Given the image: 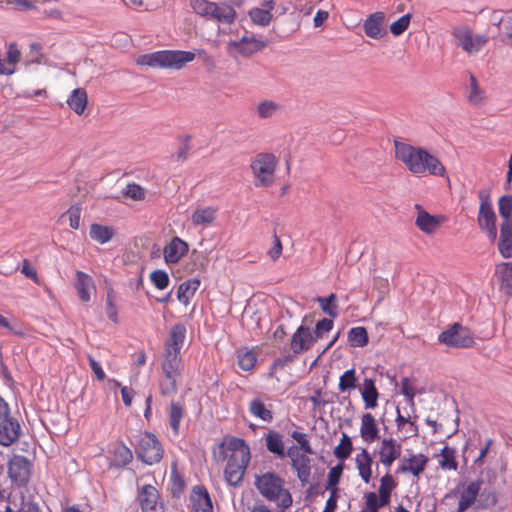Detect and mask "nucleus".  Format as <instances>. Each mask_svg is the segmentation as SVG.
Masks as SVG:
<instances>
[{
  "instance_id": "obj_49",
  "label": "nucleus",
  "mask_w": 512,
  "mask_h": 512,
  "mask_svg": "<svg viewBox=\"0 0 512 512\" xmlns=\"http://www.w3.org/2000/svg\"><path fill=\"white\" fill-rule=\"evenodd\" d=\"M281 109V105L272 100H265L260 102L256 107V112L259 118L266 119L274 116Z\"/></svg>"
},
{
  "instance_id": "obj_1",
  "label": "nucleus",
  "mask_w": 512,
  "mask_h": 512,
  "mask_svg": "<svg viewBox=\"0 0 512 512\" xmlns=\"http://www.w3.org/2000/svg\"><path fill=\"white\" fill-rule=\"evenodd\" d=\"M214 456L221 461L227 459L224 469L226 480H242L250 462V448L241 438L226 436L214 450Z\"/></svg>"
},
{
  "instance_id": "obj_30",
  "label": "nucleus",
  "mask_w": 512,
  "mask_h": 512,
  "mask_svg": "<svg viewBox=\"0 0 512 512\" xmlns=\"http://www.w3.org/2000/svg\"><path fill=\"white\" fill-rule=\"evenodd\" d=\"M236 18L235 9L227 3L213 2L207 19L216 20L223 24H231Z\"/></svg>"
},
{
  "instance_id": "obj_9",
  "label": "nucleus",
  "mask_w": 512,
  "mask_h": 512,
  "mask_svg": "<svg viewBox=\"0 0 512 512\" xmlns=\"http://www.w3.org/2000/svg\"><path fill=\"white\" fill-rule=\"evenodd\" d=\"M260 493L269 501L275 502L282 510L292 505L290 492L280 482H255Z\"/></svg>"
},
{
  "instance_id": "obj_45",
  "label": "nucleus",
  "mask_w": 512,
  "mask_h": 512,
  "mask_svg": "<svg viewBox=\"0 0 512 512\" xmlns=\"http://www.w3.org/2000/svg\"><path fill=\"white\" fill-rule=\"evenodd\" d=\"M368 333L365 327H353L348 332V342L353 347H364L368 344Z\"/></svg>"
},
{
  "instance_id": "obj_5",
  "label": "nucleus",
  "mask_w": 512,
  "mask_h": 512,
  "mask_svg": "<svg viewBox=\"0 0 512 512\" xmlns=\"http://www.w3.org/2000/svg\"><path fill=\"white\" fill-rule=\"evenodd\" d=\"M135 453L142 462L152 465L162 459L164 450L155 434L144 431L138 436Z\"/></svg>"
},
{
  "instance_id": "obj_51",
  "label": "nucleus",
  "mask_w": 512,
  "mask_h": 512,
  "mask_svg": "<svg viewBox=\"0 0 512 512\" xmlns=\"http://www.w3.org/2000/svg\"><path fill=\"white\" fill-rule=\"evenodd\" d=\"M248 14H249L251 21L254 24L262 26V27L268 26L273 19L272 13H269L268 10H264V9L257 8V7L250 9Z\"/></svg>"
},
{
  "instance_id": "obj_8",
  "label": "nucleus",
  "mask_w": 512,
  "mask_h": 512,
  "mask_svg": "<svg viewBox=\"0 0 512 512\" xmlns=\"http://www.w3.org/2000/svg\"><path fill=\"white\" fill-rule=\"evenodd\" d=\"M394 150L396 160L401 162L410 173L417 175L421 164L423 147L413 146L411 144L395 140Z\"/></svg>"
},
{
  "instance_id": "obj_14",
  "label": "nucleus",
  "mask_w": 512,
  "mask_h": 512,
  "mask_svg": "<svg viewBox=\"0 0 512 512\" xmlns=\"http://www.w3.org/2000/svg\"><path fill=\"white\" fill-rule=\"evenodd\" d=\"M420 163L419 173L417 176H424L428 174L432 176L444 177L447 174L446 168L439 160V158L430 153L425 148H423V154L421 156Z\"/></svg>"
},
{
  "instance_id": "obj_7",
  "label": "nucleus",
  "mask_w": 512,
  "mask_h": 512,
  "mask_svg": "<svg viewBox=\"0 0 512 512\" xmlns=\"http://www.w3.org/2000/svg\"><path fill=\"white\" fill-rule=\"evenodd\" d=\"M438 341L452 348H471L476 344L474 333L458 322L442 331L438 335Z\"/></svg>"
},
{
  "instance_id": "obj_6",
  "label": "nucleus",
  "mask_w": 512,
  "mask_h": 512,
  "mask_svg": "<svg viewBox=\"0 0 512 512\" xmlns=\"http://www.w3.org/2000/svg\"><path fill=\"white\" fill-rule=\"evenodd\" d=\"M478 197L480 200L477 215L478 226L490 241L495 242L497 239V218L490 200V195L487 191L481 190L478 192Z\"/></svg>"
},
{
  "instance_id": "obj_2",
  "label": "nucleus",
  "mask_w": 512,
  "mask_h": 512,
  "mask_svg": "<svg viewBox=\"0 0 512 512\" xmlns=\"http://www.w3.org/2000/svg\"><path fill=\"white\" fill-rule=\"evenodd\" d=\"M195 58L196 54L192 51L160 50L140 55L136 59V64L153 69L181 70Z\"/></svg>"
},
{
  "instance_id": "obj_24",
  "label": "nucleus",
  "mask_w": 512,
  "mask_h": 512,
  "mask_svg": "<svg viewBox=\"0 0 512 512\" xmlns=\"http://www.w3.org/2000/svg\"><path fill=\"white\" fill-rule=\"evenodd\" d=\"M159 493L150 485H144L139 495L142 512H163L162 506L158 505Z\"/></svg>"
},
{
  "instance_id": "obj_18",
  "label": "nucleus",
  "mask_w": 512,
  "mask_h": 512,
  "mask_svg": "<svg viewBox=\"0 0 512 512\" xmlns=\"http://www.w3.org/2000/svg\"><path fill=\"white\" fill-rule=\"evenodd\" d=\"M32 471L31 461L22 455H14L8 463L11 480H29Z\"/></svg>"
},
{
  "instance_id": "obj_50",
  "label": "nucleus",
  "mask_w": 512,
  "mask_h": 512,
  "mask_svg": "<svg viewBox=\"0 0 512 512\" xmlns=\"http://www.w3.org/2000/svg\"><path fill=\"white\" fill-rule=\"evenodd\" d=\"M470 91L468 95V100L471 104L475 106L482 105L485 99V92L480 89L478 85V81L476 77L471 74L470 75Z\"/></svg>"
},
{
  "instance_id": "obj_35",
  "label": "nucleus",
  "mask_w": 512,
  "mask_h": 512,
  "mask_svg": "<svg viewBox=\"0 0 512 512\" xmlns=\"http://www.w3.org/2000/svg\"><path fill=\"white\" fill-rule=\"evenodd\" d=\"M355 464L362 480H370L372 477V466L374 461L366 449H362L355 456Z\"/></svg>"
},
{
  "instance_id": "obj_11",
  "label": "nucleus",
  "mask_w": 512,
  "mask_h": 512,
  "mask_svg": "<svg viewBox=\"0 0 512 512\" xmlns=\"http://www.w3.org/2000/svg\"><path fill=\"white\" fill-rule=\"evenodd\" d=\"M402 446L393 438H384L379 446V462L388 470L395 460L401 456Z\"/></svg>"
},
{
  "instance_id": "obj_61",
  "label": "nucleus",
  "mask_w": 512,
  "mask_h": 512,
  "mask_svg": "<svg viewBox=\"0 0 512 512\" xmlns=\"http://www.w3.org/2000/svg\"><path fill=\"white\" fill-rule=\"evenodd\" d=\"M67 216L69 219V225L72 229H78L81 221V207L78 205H72L64 214L63 217Z\"/></svg>"
},
{
  "instance_id": "obj_33",
  "label": "nucleus",
  "mask_w": 512,
  "mask_h": 512,
  "mask_svg": "<svg viewBox=\"0 0 512 512\" xmlns=\"http://www.w3.org/2000/svg\"><path fill=\"white\" fill-rule=\"evenodd\" d=\"M498 250L502 257H512V225L509 223L500 224Z\"/></svg>"
},
{
  "instance_id": "obj_15",
  "label": "nucleus",
  "mask_w": 512,
  "mask_h": 512,
  "mask_svg": "<svg viewBox=\"0 0 512 512\" xmlns=\"http://www.w3.org/2000/svg\"><path fill=\"white\" fill-rule=\"evenodd\" d=\"M428 463V457L423 454H409L404 456L397 467V473L410 474L418 477L425 469Z\"/></svg>"
},
{
  "instance_id": "obj_29",
  "label": "nucleus",
  "mask_w": 512,
  "mask_h": 512,
  "mask_svg": "<svg viewBox=\"0 0 512 512\" xmlns=\"http://www.w3.org/2000/svg\"><path fill=\"white\" fill-rule=\"evenodd\" d=\"M217 218V209L213 206H199L191 214V223L195 227L212 225Z\"/></svg>"
},
{
  "instance_id": "obj_40",
  "label": "nucleus",
  "mask_w": 512,
  "mask_h": 512,
  "mask_svg": "<svg viewBox=\"0 0 512 512\" xmlns=\"http://www.w3.org/2000/svg\"><path fill=\"white\" fill-rule=\"evenodd\" d=\"M256 362L257 354L252 349L240 348L237 350V363L242 370H252Z\"/></svg>"
},
{
  "instance_id": "obj_39",
  "label": "nucleus",
  "mask_w": 512,
  "mask_h": 512,
  "mask_svg": "<svg viewBox=\"0 0 512 512\" xmlns=\"http://www.w3.org/2000/svg\"><path fill=\"white\" fill-rule=\"evenodd\" d=\"M249 412L254 417L261 419L264 422L270 423L273 420L272 411L259 399H253L249 404Z\"/></svg>"
},
{
  "instance_id": "obj_47",
  "label": "nucleus",
  "mask_w": 512,
  "mask_h": 512,
  "mask_svg": "<svg viewBox=\"0 0 512 512\" xmlns=\"http://www.w3.org/2000/svg\"><path fill=\"white\" fill-rule=\"evenodd\" d=\"M498 211L502 219L501 223L512 225V195H503L498 200Z\"/></svg>"
},
{
  "instance_id": "obj_62",
  "label": "nucleus",
  "mask_w": 512,
  "mask_h": 512,
  "mask_svg": "<svg viewBox=\"0 0 512 512\" xmlns=\"http://www.w3.org/2000/svg\"><path fill=\"white\" fill-rule=\"evenodd\" d=\"M291 437L300 445L298 448L303 453L313 454L312 447L307 436L304 433L293 431Z\"/></svg>"
},
{
  "instance_id": "obj_3",
  "label": "nucleus",
  "mask_w": 512,
  "mask_h": 512,
  "mask_svg": "<svg viewBox=\"0 0 512 512\" xmlns=\"http://www.w3.org/2000/svg\"><path fill=\"white\" fill-rule=\"evenodd\" d=\"M279 161L272 153H259L250 162V169L257 188L272 187L277 180Z\"/></svg>"
},
{
  "instance_id": "obj_52",
  "label": "nucleus",
  "mask_w": 512,
  "mask_h": 512,
  "mask_svg": "<svg viewBox=\"0 0 512 512\" xmlns=\"http://www.w3.org/2000/svg\"><path fill=\"white\" fill-rule=\"evenodd\" d=\"M496 502H497V497H496L494 489L490 485H487V486L481 485V490L479 492V498H478V505L481 508L485 509V508L494 506L496 504Z\"/></svg>"
},
{
  "instance_id": "obj_23",
  "label": "nucleus",
  "mask_w": 512,
  "mask_h": 512,
  "mask_svg": "<svg viewBox=\"0 0 512 512\" xmlns=\"http://www.w3.org/2000/svg\"><path fill=\"white\" fill-rule=\"evenodd\" d=\"M380 429L375 417L367 412L361 416L360 436L366 443H373L380 439Z\"/></svg>"
},
{
  "instance_id": "obj_44",
  "label": "nucleus",
  "mask_w": 512,
  "mask_h": 512,
  "mask_svg": "<svg viewBox=\"0 0 512 512\" xmlns=\"http://www.w3.org/2000/svg\"><path fill=\"white\" fill-rule=\"evenodd\" d=\"M168 417L171 429L175 435H178L180 423L184 417V407L178 402H171Z\"/></svg>"
},
{
  "instance_id": "obj_28",
  "label": "nucleus",
  "mask_w": 512,
  "mask_h": 512,
  "mask_svg": "<svg viewBox=\"0 0 512 512\" xmlns=\"http://www.w3.org/2000/svg\"><path fill=\"white\" fill-rule=\"evenodd\" d=\"M191 502L194 512H213V505L207 489L197 485L191 493Z\"/></svg>"
},
{
  "instance_id": "obj_48",
  "label": "nucleus",
  "mask_w": 512,
  "mask_h": 512,
  "mask_svg": "<svg viewBox=\"0 0 512 512\" xmlns=\"http://www.w3.org/2000/svg\"><path fill=\"white\" fill-rule=\"evenodd\" d=\"M337 297L334 293H331L328 297H318L317 302L320 305L322 311L330 316L336 318L338 316V306L336 304Z\"/></svg>"
},
{
  "instance_id": "obj_16",
  "label": "nucleus",
  "mask_w": 512,
  "mask_h": 512,
  "mask_svg": "<svg viewBox=\"0 0 512 512\" xmlns=\"http://www.w3.org/2000/svg\"><path fill=\"white\" fill-rule=\"evenodd\" d=\"M416 209H418V214L415 225L420 231L427 235L434 234L445 220V217L442 215L429 214L422 209L420 205H416Z\"/></svg>"
},
{
  "instance_id": "obj_4",
  "label": "nucleus",
  "mask_w": 512,
  "mask_h": 512,
  "mask_svg": "<svg viewBox=\"0 0 512 512\" xmlns=\"http://www.w3.org/2000/svg\"><path fill=\"white\" fill-rule=\"evenodd\" d=\"M182 357L174 352H163L161 362L162 376L159 380L160 393L164 396L176 394L178 390V379L181 375Z\"/></svg>"
},
{
  "instance_id": "obj_22",
  "label": "nucleus",
  "mask_w": 512,
  "mask_h": 512,
  "mask_svg": "<svg viewBox=\"0 0 512 512\" xmlns=\"http://www.w3.org/2000/svg\"><path fill=\"white\" fill-rule=\"evenodd\" d=\"M187 252V242L176 236L164 247V260L167 264H176Z\"/></svg>"
},
{
  "instance_id": "obj_55",
  "label": "nucleus",
  "mask_w": 512,
  "mask_h": 512,
  "mask_svg": "<svg viewBox=\"0 0 512 512\" xmlns=\"http://www.w3.org/2000/svg\"><path fill=\"white\" fill-rule=\"evenodd\" d=\"M42 47L39 43L33 42L29 46V54L27 56V59L25 61L26 65L31 64H46V58L41 52Z\"/></svg>"
},
{
  "instance_id": "obj_57",
  "label": "nucleus",
  "mask_w": 512,
  "mask_h": 512,
  "mask_svg": "<svg viewBox=\"0 0 512 512\" xmlns=\"http://www.w3.org/2000/svg\"><path fill=\"white\" fill-rule=\"evenodd\" d=\"M150 280L153 285L159 289L164 290L169 286L170 279L166 271L157 269L150 273Z\"/></svg>"
},
{
  "instance_id": "obj_42",
  "label": "nucleus",
  "mask_w": 512,
  "mask_h": 512,
  "mask_svg": "<svg viewBox=\"0 0 512 512\" xmlns=\"http://www.w3.org/2000/svg\"><path fill=\"white\" fill-rule=\"evenodd\" d=\"M456 451L454 448L449 446H445L441 453L436 457L438 459V464L443 470H456L457 469V461L455 457Z\"/></svg>"
},
{
  "instance_id": "obj_46",
  "label": "nucleus",
  "mask_w": 512,
  "mask_h": 512,
  "mask_svg": "<svg viewBox=\"0 0 512 512\" xmlns=\"http://www.w3.org/2000/svg\"><path fill=\"white\" fill-rule=\"evenodd\" d=\"M266 447L270 452L278 455L281 458L285 456L282 436L279 433L271 431L267 434Z\"/></svg>"
},
{
  "instance_id": "obj_34",
  "label": "nucleus",
  "mask_w": 512,
  "mask_h": 512,
  "mask_svg": "<svg viewBox=\"0 0 512 512\" xmlns=\"http://www.w3.org/2000/svg\"><path fill=\"white\" fill-rule=\"evenodd\" d=\"M67 104L77 115H83L88 104L86 90L84 88L74 89L67 98Z\"/></svg>"
},
{
  "instance_id": "obj_12",
  "label": "nucleus",
  "mask_w": 512,
  "mask_h": 512,
  "mask_svg": "<svg viewBox=\"0 0 512 512\" xmlns=\"http://www.w3.org/2000/svg\"><path fill=\"white\" fill-rule=\"evenodd\" d=\"M315 342L316 337L310 328L300 325L291 337L290 349L297 355L310 350Z\"/></svg>"
},
{
  "instance_id": "obj_43",
  "label": "nucleus",
  "mask_w": 512,
  "mask_h": 512,
  "mask_svg": "<svg viewBox=\"0 0 512 512\" xmlns=\"http://www.w3.org/2000/svg\"><path fill=\"white\" fill-rule=\"evenodd\" d=\"M353 451V443L348 434L342 433L338 445L333 450L334 456L341 462L348 459Z\"/></svg>"
},
{
  "instance_id": "obj_21",
  "label": "nucleus",
  "mask_w": 512,
  "mask_h": 512,
  "mask_svg": "<svg viewBox=\"0 0 512 512\" xmlns=\"http://www.w3.org/2000/svg\"><path fill=\"white\" fill-rule=\"evenodd\" d=\"M229 45L233 46L242 56L250 57L254 53L263 50L267 44L254 36H243L238 41H231Z\"/></svg>"
},
{
  "instance_id": "obj_58",
  "label": "nucleus",
  "mask_w": 512,
  "mask_h": 512,
  "mask_svg": "<svg viewBox=\"0 0 512 512\" xmlns=\"http://www.w3.org/2000/svg\"><path fill=\"white\" fill-rule=\"evenodd\" d=\"M133 458L131 450L125 445H119L114 449V462L119 466H124L131 462Z\"/></svg>"
},
{
  "instance_id": "obj_56",
  "label": "nucleus",
  "mask_w": 512,
  "mask_h": 512,
  "mask_svg": "<svg viewBox=\"0 0 512 512\" xmlns=\"http://www.w3.org/2000/svg\"><path fill=\"white\" fill-rule=\"evenodd\" d=\"M122 194L134 201H144L146 198V190L137 183H129L126 185Z\"/></svg>"
},
{
  "instance_id": "obj_54",
  "label": "nucleus",
  "mask_w": 512,
  "mask_h": 512,
  "mask_svg": "<svg viewBox=\"0 0 512 512\" xmlns=\"http://www.w3.org/2000/svg\"><path fill=\"white\" fill-rule=\"evenodd\" d=\"M116 298V292L114 289L108 288L106 294V314L107 317L114 323L118 322Z\"/></svg>"
},
{
  "instance_id": "obj_64",
  "label": "nucleus",
  "mask_w": 512,
  "mask_h": 512,
  "mask_svg": "<svg viewBox=\"0 0 512 512\" xmlns=\"http://www.w3.org/2000/svg\"><path fill=\"white\" fill-rule=\"evenodd\" d=\"M283 246L280 238L276 233L273 235V246L268 250L267 254L272 261H276L282 254Z\"/></svg>"
},
{
  "instance_id": "obj_60",
  "label": "nucleus",
  "mask_w": 512,
  "mask_h": 512,
  "mask_svg": "<svg viewBox=\"0 0 512 512\" xmlns=\"http://www.w3.org/2000/svg\"><path fill=\"white\" fill-rule=\"evenodd\" d=\"M189 3L196 14L208 18L213 2L208 0H189Z\"/></svg>"
},
{
  "instance_id": "obj_37",
  "label": "nucleus",
  "mask_w": 512,
  "mask_h": 512,
  "mask_svg": "<svg viewBox=\"0 0 512 512\" xmlns=\"http://www.w3.org/2000/svg\"><path fill=\"white\" fill-rule=\"evenodd\" d=\"M417 416L413 418L410 415L404 416L397 410L396 426L399 431H404V435L407 438L418 436L419 429L415 423Z\"/></svg>"
},
{
  "instance_id": "obj_27",
  "label": "nucleus",
  "mask_w": 512,
  "mask_h": 512,
  "mask_svg": "<svg viewBox=\"0 0 512 512\" xmlns=\"http://www.w3.org/2000/svg\"><path fill=\"white\" fill-rule=\"evenodd\" d=\"M494 278L499 284L500 290L508 295H512V262H503L495 267Z\"/></svg>"
},
{
  "instance_id": "obj_26",
  "label": "nucleus",
  "mask_w": 512,
  "mask_h": 512,
  "mask_svg": "<svg viewBox=\"0 0 512 512\" xmlns=\"http://www.w3.org/2000/svg\"><path fill=\"white\" fill-rule=\"evenodd\" d=\"M186 337V327L177 323L170 329L168 338L164 344V352H174L180 354Z\"/></svg>"
},
{
  "instance_id": "obj_17",
  "label": "nucleus",
  "mask_w": 512,
  "mask_h": 512,
  "mask_svg": "<svg viewBox=\"0 0 512 512\" xmlns=\"http://www.w3.org/2000/svg\"><path fill=\"white\" fill-rule=\"evenodd\" d=\"M21 436V426L12 416L0 421V445L9 447L16 443Z\"/></svg>"
},
{
  "instance_id": "obj_10",
  "label": "nucleus",
  "mask_w": 512,
  "mask_h": 512,
  "mask_svg": "<svg viewBox=\"0 0 512 512\" xmlns=\"http://www.w3.org/2000/svg\"><path fill=\"white\" fill-rule=\"evenodd\" d=\"M457 46L461 47L468 54L479 52L488 42L484 34H474L467 27L456 28L453 31Z\"/></svg>"
},
{
  "instance_id": "obj_36",
  "label": "nucleus",
  "mask_w": 512,
  "mask_h": 512,
  "mask_svg": "<svg viewBox=\"0 0 512 512\" xmlns=\"http://www.w3.org/2000/svg\"><path fill=\"white\" fill-rule=\"evenodd\" d=\"M116 231L113 227L102 225L98 223H93L90 225L89 236L90 238L99 243L105 244L113 239Z\"/></svg>"
},
{
  "instance_id": "obj_19",
  "label": "nucleus",
  "mask_w": 512,
  "mask_h": 512,
  "mask_svg": "<svg viewBox=\"0 0 512 512\" xmlns=\"http://www.w3.org/2000/svg\"><path fill=\"white\" fill-rule=\"evenodd\" d=\"M75 276L74 288L77 295L82 302L87 303L91 300V296L96 293L94 281L90 275L83 271H76Z\"/></svg>"
},
{
  "instance_id": "obj_53",
  "label": "nucleus",
  "mask_w": 512,
  "mask_h": 512,
  "mask_svg": "<svg viewBox=\"0 0 512 512\" xmlns=\"http://www.w3.org/2000/svg\"><path fill=\"white\" fill-rule=\"evenodd\" d=\"M356 372L355 369L346 370L339 379L338 389L340 392H345L356 388Z\"/></svg>"
},
{
  "instance_id": "obj_20",
  "label": "nucleus",
  "mask_w": 512,
  "mask_h": 512,
  "mask_svg": "<svg viewBox=\"0 0 512 512\" xmlns=\"http://www.w3.org/2000/svg\"><path fill=\"white\" fill-rule=\"evenodd\" d=\"M384 21L385 14L381 11L369 15L363 24L365 34L372 39H381L387 33Z\"/></svg>"
},
{
  "instance_id": "obj_13",
  "label": "nucleus",
  "mask_w": 512,
  "mask_h": 512,
  "mask_svg": "<svg viewBox=\"0 0 512 512\" xmlns=\"http://www.w3.org/2000/svg\"><path fill=\"white\" fill-rule=\"evenodd\" d=\"M420 163L419 173L417 176H424L428 174L432 176L444 177L447 174L446 168L439 160V158L430 153L425 148H423V154L421 156Z\"/></svg>"
},
{
  "instance_id": "obj_63",
  "label": "nucleus",
  "mask_w": 512,
  "mask_h": 512,
  "mask_svg": "<svg viewBox=\"0 0 512 512\" xmlns=\"http://www.w3.org/2000/svg\"><path fill=\"white\" fill-rule=\"evenodd\" d=\"M401 392L407 397L410 406L414 407L416 391L409 378L405 377L401 380Z\"/></svg>"
},
{
  "instance_id": "obj_38",
  "label": "nucleus",
  "mask_w": 512,
  "mask_h": 512,
  "mask_svg": "<svg viewBox=\"0 0 512 512\" xmlns=\"http://www.w3.org/2000/svg\"><path fill=\"white\" fill-rule=\"evenodd\" d=\"M200 286V281L196 278L189 279L187 281L182 282L177 290V299L187 306L190 303V300L195 295V292Z\"/></svg>"
},
{
  "instance_id": "obj_41",
  "label": "nucleus",
  "mask_w": 512,
  "mask_h": 512,
  "mask_svg": "<svg viewBox=\"0 0 512 512\" xmlns=\"http://www.w3.org/2000/svg\"><path fill=\"white\" fill-rule=\"evenodd\" d=\"M21 60V51L18 48V45L14 42L9 43L7 47V59L4 61V67L8 69L9 72L4 73V75L9 76L15 73L16 65Z\"/></svg>"
},
{
  "instance_id": "obj_32",
  "label": "nucleus",
  "mask_w": 512,
  "mask_h": 512,
  "mask_svg": "<svg viewBox=\"0 0 512 512\" xmlns=\"http://www.w3.org/2000/svg\"><path fill=\"white\" fill-rule=\"evenodd\" d=\"M361 396L365 409H375L378 406L379 392L373 379L365 378L363 380Z\"/></svg>"
},
{
  "instance_id": "obj_31",
  "label": "nucleus",
  "mask_w": 512,
  "mask_h": 512,
  "mask_svg": "<svg viewBox=\"0 0 512 512\" xmlns=\"http://www.w3.org/2000/svg\"><path fill=\"white\" fill-rule=\"evenodd\" d=\"M490 484V482H470V484L461 492L458 503V512H465L475 501L478 502L481 484Z\"/></svg>"
},
{
  "instance_id": "obj_25",
  "label": "nucleus",
  "mask_w": 512,
  "mask_h": 512,
  "mask_svg": "<svg viewBox=\"0 0 512 512\" xmlns=\"http://www.w3.org/2000/svg\"><path fill=\"white\" fill-rule=\"evenodd\" d=\"M308 453L301 452L296 447H291L288 451V455L291 458L293 467L297 470L299 480H307L310 476V458Z\"/></svg>"
},
{
  "instance_id": "obj_59",
  "label": "nucleus",
  "mask_w": 512,
  "mask_h": 512,
  "mask_svg": "<svg viewBox=\"0 0 512 512\" xmlns=\"http://www.w3.org/2000/svg\"><path fill=\"white\" fill-rule=\"evenodd\" d=\"M410 21H411V14L408 13V14L401 16L399 19H397L390 25V32L394 36H400L408 29Z\"/></svg>"
}]
</instances>
